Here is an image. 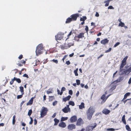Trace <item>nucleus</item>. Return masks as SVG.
<instances>
[{"label":"nucleus","mask_w":131,"mask_h":131,"mask_svg":"<svg viewBox=\"0 0 131 131\" xmlns=\"http://www.w3.org/2000/svg\"><path fill=\"white\" fill-rule=\"evenodd\" d=\"M120 43L119 42H117L114 45V47H115L117 46Z\"/></svg>","instance_id":"6e6d98bb"},{"label":"nucleus","mask_w":131,"mask_h":131,"mask_svg":"<svg viewBox=\"0 0 131 131\" xmlns=\"http://www.w3.org/2000/svg\"><path fill=\"white\" fill-rule=\"evenodd\" d=\"M125 71H126V74H129L130 72H129V71L128 69L125 70Z\"/></svg>","instance_id":"bf43d9fd"},{"label":"nucleus","mask_w":131,"mask_h":131,"mask_svg":"<svg viewBox=\"0 0 131 131\" xmlns=\"http://www.w3.org/2000/svg\"><path fill=\"white\" fill-rule=\"evenodd\" d=\"M24 94H22L20 95H18L17 96V99H19L21 98L23 96V95Z\"/></svg>","instance_id":"e433bc0d"},{"label":"nucleus","mask_w":131,"mask_h":131,"mask_svg":"<svg viewBox=\"0 0 131 131\" xmlns=\"http://www.w3.org/2000/svg\"><path fill=\"white\" fill-rule=\"evenodd\" d=\"M86 131H91L93 129L91 126H89L86 128L85 129Z\"/></svg>","instance_id":"b1692460"},{"label":"nucleus","mask_w":131,"mask_h":131,"mask_svg":"<svg viewBox=\"0 0 131 131\" xmlns=\"http://www.w3.org/2000/svg\"><path fill=\"white\" fill-rule=\"evenodd\" d=\"M77 131H86L85 128H82L81 130H78Z\"/></svg>","instance_id":"774afa93"},{"label":"nucleus","mask_w":131,"mask_h":131,"mask_svg":"<svg viewBox=\"0 0 131 131\" xmlns=\"http://www.w3.org/2000/svg\"><path fill=\"white\" fill-rule=\"evenodd\" d=\"M109 41L107 38L101 41V44L104 45L107 43Z\"/></svg>","instance_id":"9d476101"},{"label":"nucleus","mask_w":131,"mask_h":131,"mask_svg":"<svg viewBox=\"0 0 131 131\" xmlns=\"http://www.w3.org/2000/svg\"><path fill=\"white\" fill-rule=\"evenodd\" d=\"M77 120V117L76 116H73L70 118V121L71 123H73L76 122Z\"/></svg>","instance_id":"9b49d317"},{"label":"nucleus","mask_w":131,"mask_h":131,"mask_svg":"<svg viewBox=\"0 0 131 131\" xmlns=\"http://www.w3.org/2000/svg\"><path fill=\"white\" fill-rule=\"evenodd\" d=\"M58 102L57 101H55L53 103V106H54L56 105L57 104Z\"/></svg>","instance_id":"49530a36"},{"label":"nucleus","mask_w":131,"mask_h":131,"mask_svg":"<svg viewBox=\"0 0 131 131\" xmlns=\"http://www.w3.org/2000/svg\"><path fill=\"white\" fill-rule=\"evenodd\" d=\"M43 49V45L42 44H39L36 47V54L38 55L42 53V50Z\"/></svg>","instance_id":"f03ea898"},{"label":"nucleus","mask_w":131,"mask_h":131,"mask_svg":"<svg viewBox=\"0 0 131 131\" xmlns=\"http://www.w3.org/2000/svg\"><path fill=\"white\" fill-rule=\"evenodd\" d=\"M113 0H107V1H105L104 3H106L105 5V6L106 7L108 6L109 5L110 1Z\"/></svg>","instance_id":"a211bd4d"},{"label":"nucleus","mask_w":131,"mask_h":131,"mask_svg":"<svg viewBox=\"0 0 131 131\" xmlns=\"http://www.w3.org/2000/svg\"><path fill=\"white\" fill-rule=\"evenodd\" d=\"M66 63L68 65H69L70 64V62L69 61H68L66 62Z\"/></svg>","instance_id":"338daca9"},{"label":"nucleus","mask_w":131,"mask_h":131,"mask_svg":"<svg viewBox=\"0 0 131 131\" xmlns=\"http://www.w3.org/2000/svg\"><path fill=\"white\" fill-rule=\"evenodd\" d=\"M32 113V111L31 110H29L28 113V115L29 116H30L31 115Z\"/></svg>","instance_id":"79ce46f5"},{"label":"nucleus","mask_w":131,"mask_h":131,"mask_svg":"<svg viewBox=\"0 0 131 131\" xmlns=\"http://www.w3.org/2000/svg\"><path fill=\"white\" fill-rule=\"evenodd\" d=\"M96 123H95L93 124V125L91 126V127H92V128L93 129L96 126Z\"/></svg>","instance_id":"ea45409f"},{"label":"nucleus","mask_w":131,"mask_h":131,"mask_svg":"<svg viewBox=\"0 0 131 131\" xmlns=\"http://www.w3.org/2000/svg\"><path fill=\"white\" fill-rule=\"evenodd\" d=\"M84 122L82 119L81 118H79L78 119L77 121L76 125L78 126H80Z\"/></svg>","instance_id":"423d86ee"},{"label":"nucleus","mask_w":131,"mask_h":131,"mask_svg":"<svg viewBox=\"0 0 131 131\" xmlns=\"http://www.w3.org/2000/svg\"><path fill=\"white\" fill-rule=\"evenodd\" d=\"M91 26H93L94 27V28L95 27H96V26L95 25V23L93 22H92L91 23Z\"/></svg>","instance_id":"09e8293b"},{"label":"nucleus","mask_w":131,"mask_h":131,"mask_svg":"<svg viewBox=\"0 0 131 131\" xmlns=\"http://www.w3.org/2000/svg\"><path fill=\"white\" fill-rule=\"evenodd\" d=\"M23 57V56L22 54H20L18 57V58L19 59H21Z\"/></svg>","instance_id":"680f3d73"},{"label":"nucleus","mask_w":131,"mask_h":131,"mask_svg":"<svg viewBox=\"0 0 131 131\" xmlns=\"http://www.w3.org/2000/svg\"><path fill=\"white\" fill-rule=\"evenodd\" d=\"M21 63L22 64H25L26 63V61L24 60H23L21 61Z\"/></svg>","instance_id":"052dcab7"},{"label":"nucleus","mask_w":131,"mask_h":131,"mask_svg":"<svg viewBox=\"0 0 131 131\" xmlns=\"http://www.w3.org/2000/svg\"><path fill=\"white\" fill-rule=\"evenodd\" d=\"M86 114L88 119L89 120H90L92 117L93 114L88 113H86Z\"/></svg>","instance_id":"f3484780"},{"label":"nucleus","mask_w":131,"mask_h":131,"mask_svg":"<svg viewBox=\"0 0 131 131\" xmlns=\"http://www.w3.org/2000/svg\"><path fill=\"white\" fill-rule=\"evenodd\" d=\"M48 110L46 108L44 107H43L42 108L41 111L40 112V117H43L44 116L46 115Z\"/></svg>","instance_id":"20e7f679"},{"label":"nucleus","mask_w":131,"mask_h":131,"mask_svg":"<svg viewBox=\"0 0 131 131\" xmlns=\"http://www.w3.org/2000/svg\"><path fill=\"white\" fill-rule=\"evenodd\" d=\"M118 129H115L112 128H107V129L106 130L107 131H114L115 130H117Z\"/></svg>","instance_id":"393cba45"},{"label":"nucleus","mask_w":131,"mask_h":131,"mask_svg":"<svg viewBox=\"0 0 131 131\" xmlns=\"http://www.w3.org/2000/svg\"><path fill=\"white\" fill-rule=\"evenodd\" d=\"M57 92L58 94H59L60 95H61L63 93V92H62L61 91V92H60V91L58 89L57 90Z\"/></svg>","instance_id":"58836bf2"},{"label":"nucleus","mask_w":131,"mask_h":131,"mask_svg":"<svg viewBox=\"0 0 131 131\" xmlns=\"http://www.w3.org/2000/svg\"><path fill=\"white\" fill-rule=\"evenodd\" d=\"M66 90V89L65 87H62L61 88V92H63V91H65Z\"/></svg>","instance_id":"13d9d810"},{"label":"nucleus","mask_w":131,"mask_h":131,"mask_svg":"<svg viewBox=\"0 0 131 131\" xmlns=\"http://www.w3.org/2000/svg\"><path fill=\"white\" fill-rule=\"evenodd\" d=\"M123 69V70L121 71H120V72H121V75H123L124 74H126L125 70L124 69Z\"/></svg>","instance_id":"7c9ffc66"},{"label":"nucleus","mask_w":131,"mask_h":131,"mask_svg":"<svg viewBox=\"0 0 131 131\" xmlns=\"http://www.w3.org/2000/svg\"><path fill=\"white\" fill-rule=\"evenodd\" d=\"M69 105H72V106H74V102L72 101H70L69 102Z\"/></svg>","instance_id":"c85d7f7f"},{"label":"nucleus","mask_w":131,"mask_h":131,"mask_svg":"<svg viewBox=\"0 0 131 131\" xmlns=\"http://www.w3.org/2000/svg\"><path fill=\"white\" fill-rule=\"evenodd\" d=\"M114 8L112 6H110L108 7V9H114Z\"/></svg>","instance_id":"8fccbe9b"},{"label":"nucleus","mask_w":131,"mask_h":131,"mask_svg":"<svg viewBox=\"0 0 131 131\" xmlns=\"http://www.w3.org/2000/svg\"><path fill=\"white\" fill-rule=\"evenodd\" d=\"M85 30L86 31V32L87 33H88V29H89V28L88 26H85Z\"/></svg>","instance_id":"603ef678"},{"label":"nucleus","mask_w":131,"mask_h":131,"mask_svg":"<svg viewBox=\"0 0 131 131\" xmlns=\"http://www.w3.org/2000/svg\"><path fill=\"white\" fill-rule=\"evenodd\" d=\"M59 126L60 127L63 128L66 127V125L65 123L63 122H62L59 123Z\"/></svg>","instance_id":"4468645a"},{"label":"nucleus","mask_w":131,"mask_h":131,"mask_svg":"<svg viewBox=\"0 0 131 131\" xmlns=\"http://www.w3.org/2000/svg\"><path fill=\"white\" fill-rule=\"evenodd\" d=\"M67 56V55H65L62 58V60H63V61L64 62V59H66V57Z\"/></svg>","instance_id":"69168bd1"},{"label":"nucleus","mask_w":131,"mask_h":131,"mask_svg":"<svg viewBox=\"0 0 131 131\" xmlns=\"http://www.w3.org/2000/svg\"><path fill=\"white\" fill-rule=\"evenodd\" d=\"M107 109H104L103 111V113L105 114H106V113H107Z\"/></svg>","instance_id":"a19ab883"},{"label":"nucleus","mask_w":131,"mask_h":131,"mask_svg":"<svg viewBox=\"0 0 131 131\" xmlns=\"http://www.w3.org/2000/svg\"><path fill=\"white\" fill-rule=\"evenodd\" d=\"M72 34V31H71L70 32V33H69V34L68 35H67V37H68V38H67V39L69 37V36H71Z\"/></svg>","instance_id":"4d7b16f0"},{"label":"nucleus","mask_w":131,"mask_h":131,"mask_svg":"<svg viewBox=\"0 0 131 131\" xmlns=\"http://www.w3.org/2000/svg\"><path fill=\"white\" fill-rule=\"evenodd\" d=\"M110 95H109L107 96L106 97H105V94H103L101 97V99L102 100V102L103 103L105 102Z\"/></svg>","instance_id":"1a4fd4ad"},{"label":"nucleus","mask_w":131,"mask_h":131,"mask_svg":"<svg viewBox=\"0 0 131 131\" xmlns=\"http://www.w3.org/2000/svg\"><path fill=\"white\" fill-rule=\"evenodd\" d=\"M69 94L71 95H72L73 94V91L71 90H70L69 91Z\"/></svg>","instance_id":"864d4df0"},{"label":"nucleus","mask_w":131,"mask_h":131,"mask_svg":"<svg viewBox=\"0 0 131 131\" xmlns=\"http://www.w3.org/2000/svg\"><path fill=\"white\" fill-rule=\"evenodd\" d=\"M126 128L128 131H131L130 128L128 125H126Z\"/></svg>","instance_id":"f704fd0d"},{"label":"nucleus","mask_w":131,"mask_h":131,"mask_svg":"<svg viewBox=\"0 0 131 131\" xmlns=\"http://www.w3.org/2000/svg\"><path fill=\"white\" fill-rule=\"evenodd\" d=\"M76 128L75 125L73 124H70L68 127V129L70 130H72L73 129H74Z\"/></svg>","instance_id":"6e6552de"},{"label":"nucleus","mask_w":131,"mask_h":131,"mask_svg":"<svg viewBox=\"0 0 131 131\" xmlns=\"http://www.w3.org/2000/svg\"><path fill=\"white\" fill-rule=\"evenodd\" d=\"M23 77H26L27 78H29V77L28 75H27L25 73L23 75Z\"/></svg>","instance_id":"5fc2aeb1"},{"label":"nucleus","mask_w":131,"mask_h":131,"mask_svg":"<svg viewBox=\"0 0 131 131\" xmlns=\"http://www.w3.org/2000/svg\"><path fill=\"white\" fill-rule=\"evenodd\" d=\"M84 103H81L80 105L79 106H84Z\"/></svg>","instance_id":"e2e57ef3"},{"label":"nucleus","mask_w":131,"mask_h":131,"mask_svg":"<svg viewBox=\"0 0 131 131\" xmlns=\"http://www.w3.org/2000/svg\"><path fill=\"white\" fill-rule=\"evenodd\" d=\"M128 102L127 103L128 104H131V98L129 99H128Z\"/></svg>","instance_id":"c9c22d12"},{"label":"nucleus","mask_w":131,"mask_h":131,"mask_svg":"<svg viewBox=\"0 0 131 131\" xmlns=\"http://www.w3.org/2000/svg\"><path fill=\"white\" fill-rule=\"evenodd\" d=\"M20 91L21 92L22 94H24V88L23 86H20L19 87Z\"/></svg>","instance_id":"4be33fe9"},{"label":"nucleus","mask_w":131,"mask_h":131,"mask_svg":"<svg viewBox=\"0 0 131 131\" xmlns=\"http://www.w3.org/2000/svg\"><path fill=\"white\" fill-rule=\"evenodd\" d=\"M30 121L29 122V124H32V123L33 120L31 117H30Z\"/></svg>","instance_id":"3c124183"},{"label":"nucleus","mask_w":131,"mask_h":131,"mask_svg":"<svg viewBox=\"0 0 131 131\" xmlns=\"http://www.w3.org/2000/svg\"><path fill=\"white\" fill-rule=\"evenodd\" d=\"M87 19V18L85 16H83L82 17H81L80 19V20L83 21H85V20Z\"/></svg>","instance_id":"5701e85b"},{"label":"nucleus","mask_w":131,"mask_h":131,"mask_svg":"<svg viewBox=\"0 0 131 131\" xmlns=\"http://www.w3.org/2000/svg\"><path fill=\"white\" fill-rule=\"evenodd\" d=\"M111 50H112V48H109L108 49L105 51V53L108 52H110Z\"/></svg>","instance_id":"a18cd8bd"},{"label":"nucleus","mask_w":131,"mask_h":131,"mask_svg":"<svg viewBox=\"0 0 131 131\" xmlns=\"http://www.w3.org/2000/svg\"><path fill=\"white\" fill-rule=\"evenodd\" d=\"M116 85H115L113 86L110 89L111 90V91L114 90L116 88Z\"/></svg>","instance_id":"de8ad7c7"},{"label":"nucleus","mask_w":131,"mask_h":131,"mask_svg":"<svg viewBox=\"0 0 131 131\" xmlns=\"http://www.w3.org/2000/svg\"><path fill=\"white\" fill-rule=\"evenodd\" d=\"M49 101H52L53 99H54V96H49Z\"/></svg>","instance_id":"72a5a7b5"},{"label":"nucleus","mask_w":131,"mask_h":131,"mask_svg":"<svg viewBox=\"0 0 131 131\" xmlns=\"http://www.w3.org/2000/svg\"><path fill=\"white\" fill-rule=\"evenodd\" d=\"M77 84V85H79L80 84V81L79 80H76Z\"/></svg>","instance_id":"c03bdc74"},{"label":"nucleus","mask_w":131,"mask_h":131,"mask_svg":"<svg viewBox=\"0 0 131 131\" xmlns=\"http://www.w3.org/2000/svg\"><path fill=\"white\" fill-rule=\"evenodd\" d=\"M51 61H52L54 63L57 64L58 63V61L57 60L53 59Z\"/></svg>","instance_id":"c756f323"},{"label":"nucleus","mask_w":131,"mask_h":131,"mask_svg":"<svg viewBox=\"0 0 131 131\" xmlns=\"http://www.w3.org/2000/svg\"><path fill=\"white\" fill-rule=\"evenodd\" d=\"M124 24L122 22H121V23H119L118 24V26H121L122 27H124Z\"/></svg>","instance_id":"473e14b6"},{"label":"nucleus","mask_w":131,"mask_h":131,"mask_svg":"<svg viewBox=\"0 0 131 131\" xmlns=\"http://www.w3.org/2000/svg\"><path fill=\"white\" fill-rule=\"evenodd\" d=\"M130 94L129 92H127L124 95L123 100H125L127 98V97L129 96Z\"/></svg>","instance_id":"6ab92c4d"},{"label":"nucleus","mask_w":131,"mask_h":131,"mask_svg":"<svg viewBox=\"0 0 131 131\" xmlns=\"http://www.w3.org/2000/svg\"><path fill=\"white\" fill-rule=\"evenodd\" d=\"M35 98V96H34V97H32L29 100V102H28L27 103V105H30L32 104L33 100Z\"/></svg>","instance_id":"f8f14e48"},{"label":"nucleus","mask_w":131,"mask_h":131,"mask_svg":"<svg viewBox=\"0 0 131 131\" xmlns=\"http://www.w3.org/2000/svg\"><path fill=\"white\" fill-rule=\"evenodd\" d=\"M15 115H14L13 116L12 119V124H13V125H14L15 124Z\"/></svg>","instance_id":"cd10ccee"},{"label":"nucleus","mask_w":131,"mask_h":131,"mask_svg":"<svg viewBox=\"0 0 131 131\" xmlns=\"http://www.w3.org/2000/svg\"><path fill=\"white\" fill-rule=\"evenodd\" d=\"M15 80H16L18 83H20L21 82L20 79L19 78H17L15 77Z\"/></svg>","instance_id":"bb28decb"},{"label":"nucleus","mask_w":131,"mask_h":131,"mask_svg":"<svg viewBox=\"0 0 131 131\" xmlns=\"http://www.w3.org/2000/svg\"><path fill=\"white\" fill-rule=\"evenodd\" d=\"M84 33L83 32L80 33L79 35L77 36V37L78 38H82L84 37Z\"/></svg>","instance_id":"dca6fc26"},{"label":"nucleus","mask_w":131,"mask_h":131,"mask_svg":"<svg viewBox=\"0 0 131 131\" xmlns=\"http://www.w3.org/2000/svg\"><path fill=\"white\" fill-rule=\"evenodd\" d=\"M79 15L78 14H75L72 15L70 16V17L68 18L66 21V23H69L72 21H74L77 20Z\"/></svg>","instance_id":"f257e3e1"},{"label":"nucleus","mask_w":131,"mask_h":131,"mask_svg":"<svg viewBox=\"0 0 131 131\" xmlns=\"http://www.w3.org/2000/svg\"><path fill=\"white\" fill-rule=\"evenodd\" d=\"M62 111L65 113H67L70 111V108L69 107H65V108L62 110Z\"/></svg>","instance_id":"ddd939ff"},{"label":"nucleus","mask_w":131,"mask_h":131,"mask_svg":"<svg viewBox=\"0 0 131 131\" xmlns=\"http://www.w3.org/2000/svg\"><path fill=\"white\" fill-rule=\"evenodd\" d=\"M78 68H77L75 70H74V72L75 74V75L76 76H78Z\"/></svg>","instance_id":"a878e982"},{"label":"nucleus","mask_w":131,"mask_h":131,"mask_svg":"<svg viewBox=\"0 0 131 131\" xmlns=\"http://www.w3.org/2000/svg\"><path fill=\"white\" fill-rule=\"evenodd\" d=\"M127 56H126L123 60L121 65L120 67V71H123V69L122 68L126 65V61L128 58Z\"/></svg>","instance_id":"7ed1b4c3"},{"label":"nucleus","mask_w":131,"mask_h":131,"mask_svg":"<svg viewBox=\"0 0 131 131\" xmlns=\"http://www.w3.org/2000/svg\"><path fill=\"white\" fill-rule=\"evenodd\" d=\"M74 39L76 40H77L78 41L79 40V38H77V36H75L74 37Z\"/></svg>","instance_id":"0e129e2a"},{"label":"nucleus","mask_w":131,"mask_h":131,"mask_svg":"<svg viewBox=\"0 0 131 131\" xmlns=\"http://www.w3.org/2000/svg\"><path fill=\"white\" fill-rule=\"evenodd\" d=\"M68 119V117H62L61 118V121H64L67 120Z\"/></svg>","instance_id":"2f4dec72"},{"label":"nucleus","mask_w":131,"mask_h":131,"mask_svg":"<svg viewBox=\"0 0 131 131\" xmlns=\"http://www.w3.org/2000/svg\"><path fill=\"white\" fill-rule=\"evenodd\" d=\"M71 97V96L69 95L66 97L63 98V101L66 102L67 101L69 100Z\"/></svg>","instance_id":"2eb2a0df"},{"label":"nucleus","mask_w":131,"mask_h":131,"mask_svg":"<svg viewBox=\"0 0 131 131\" xmlns=\"http://www.w3.org/2000/svg\"><path fill=\"white\" fill-rule=\"evenodd\" d=\"M15 77H14V78L12 79L11 81L10 82V85H12L13 84L14 82V81L15 80Z\"/></svg>","instance_id":"4c0bfd02"},{"label":"nucleus","mask_w":131,"mask_h":131,"mask_svg":"<svg viewBox=\"0 0 131 131\" xmlns=\"http://www.w3.org/2000/svg\"><path fill=\"white\" fill-rule=\"evenodd\" d=\"M95 111V109L93 107H90L86 112V113L93 114Z\"/></svg>","instance_id":"0eeeda50"},{"label":"nucleus","mask_w":131,"mask_h":131,"mask_svg":"<svg viewBox=\"0 0 131 131\" xmlns=\"http://www.w3.org/2000/svg\"><path fill=\"white\" fill-rule=\"evenodd\" d=\"M128 99H126V100H123V99L121 101V102H123L125 104V103L126 102H128Z\"/></svg>","instance_id":"37998d69"},{"label":"nucleus","mask_w":131,"mask_h":131,"mask_svg":"<svg viewBox=\"0 0 131 131\" xmlns=\"http://www.w3.org/2000/svg\"><path fill=\"white\" fill-rule=\"evenodd\" d=\"M63 34L61 33H58L55 36V37L57 40H61L63 37Z\"/></svg>","instance_id":"39448f33"},{"label":"nucleus","mask_w":131,"mask_h":131,"mask_svg":"<svg viewBox=\"0 0 131 131\" xmlns=\"http://www.w3.org/2000/svg\"><path fill=\"white\" fill-rule=\"evenodd\" d=\"M54 125H57L59 123V120L58 119H57L56 118H55L54 120Z\"/></svg>","instance_id":"412c9836"},{"label":"nucleus","mask_w":131,"mask_h":131,"mask_svg":"<svg viewBox=\"0 0 131 131\" xmlns=\"http://www.w3.org/2000/svg\"><path fill=\"white\" fill-rule=\"evenodd\" d=\"M125 115H123L122 118V121L123 123L125 124H126V122L125 119Z\"/></svg>","instance_id":"aec40b11"}]
</instances>
